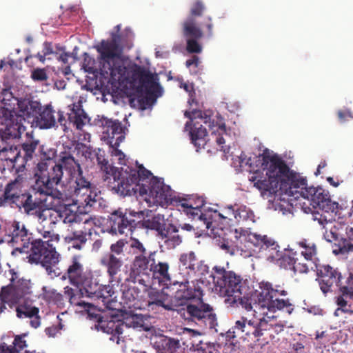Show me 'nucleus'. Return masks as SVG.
<instances>
[{"label":"nucleus","instance_id":"23","mask_svg":"<svg viewBox=\"0 0 353 353\" xmlns=\"http://www.w3.org/2000/svg\"><path fill=\"white\" fill-rule=\"evenodd\" d=\"M48 196L49 195L34 190L33 184L30 192L21 194L18 196L15 204L19 208L22 207L27 214H33L35 210L44 206Z\"/></svg>","mask_w":353,"mask_h":353},{"label":"nucleus","instance_id":"10","mask_svg":"<svg viewBox=\"0 0 353 353\" xmlns=\"http://www.w3.org/2000/svg\"><path fill=\"white\" fill-rule=\"evenodd\" d=\"M63 278L68 279L70 284L77 287L81 296H84L88 290L92 291L97 286L96 278L90 270L84 267L79 255L71 258Z\"/></svg>","mask_w":353,"mask_h":353},{"label":"nucleus","instance_id":"54","mask_svg":"<svg viewBox=\"0 0 353 353\" xmlns=\"http://www.w3.org/2000/svg\"><path fill=\"white\" fill-rule=\"evenodd\" d=\"M30 78L34 82H43L48 80V76L45 68H37L31 71Z\"/></svg>","mask_w":353,"mask_h":353},{"label":"nucleus","instance_id":"48","mask_svg":"<svg viewBox=\"0 0 353 353\" xmlns=\"http://www.w3.org/2000/svg\"><path fill=\"white\" fill-rule=\"evenodd\" d=\"M161 345L165 353H176L181 348L180 340L174 338L165 337L161 339Z\"/></svg>","mask_w":353,"mask_h":353},{"label":"nucleus","instance_id":"4","mask_svg":"<svg viewBox=\"0 0 353 353\" xmlns=\"http://www.w3.org/2000/svg\"><path fill=\"white\" fill-rule=\"evenodd\" d=\"M121 36L112 34V40H102L96 47L99 53L100 65L88 52L83 54L82 68L85 72L108 77L112 84H121L129 79L128 68L120 57L122 54Z\"/></svg>","mask_w":353,"mask_h":353},{"label":"nucleus","instance_id":"53","mask_svg":"<svg viewBox=\"0 0 353 353\" xmlns=\"http://www.w3.org/2000/svg\"><path fill=\"white\" fill-rule=\"evenodd\" d=\"M125 244V241L122 239L117 241L116 243H112L110 245V252H106L105 254L110 256L113 255L117 257H119V259H123L125 256L123 250Z\"/></svg>","mask_w":353,"mask_h":353},{"label":"nucleus","instance_id":"38","mask_svg":"<svg viewBox=\"0 0 353 353\" xmlns=\"http://www.w3.org/2000/svg\"><path fill=\"white\" fill-rule=\"evenodd\" d=\"M89 229L88 234L91 235V230ZM88 232L85 230H75L70 232L65 238L68 243L72 244V247L76 250H81L87 242Z\"/></svg>","mask_w":353,"mask_h":353},{"label":"nucleus","instance_id":"46","mask_svg":"<svg viewBox=\"0 0 353 353\" xmlns=\"http://www.w3.org/2000/svg\"><path fill=\"white\" fill-rule=\"evenodd\" d=\"M20 151L16 146L4 147L0 150L1 159L14 163L19 157Z\"/></svg>","mask_w":353,"mask_h":353},{"label":"nucleus","instance_id":"5","mask_svg":"<svg viewBox=\"0 0 353 353\" xmlns=\"http://www.w3.org/2000/svg\"><path fill=\"white\" fill-rule=\"evenodd\" d=\"M64 168L68 174V179L65 184L67 196L75 197L77 202L93 208L101 206L102 198L97 192L96 186L91 182L90 176L83 173L82 167L78 160L70 153L62 152L57 164Z\"/></svg>","mask_w":353,"mask_h":353},{"label":"nucleus","instance_id":"59","mask_svg":"<svg viewBox=\"0 0 353 353\" xmlns=\"http://www.w3.org/2000/svg\"><path fill=\"white\" fill-rule=\"evenodd\" d=\"M199 58L196 55H193L191 59L186 61L185 65L189 68L191 66H194L195 68H197L199 67Z\"/></svg>","mask_w":353,"mask_h":353},{"label":"nucleus","instance_id":"16","mask_svg":"<svg viewBox=\"0 0 353 353\" xmlns=\"http://www.w3.org/2000/svg\"><path fill=\"white\" fill-rule=\"evenodd\" d=\"M192 114L194 117H200L203 123L208 125L210 130H212V138L214 139L218 145L217 150L223 151L224 153H228L230 147L225 145V139L223 135L226 134V127L223 119L219 114L214 115L210 110L202 112L201 111H193L192 112H185V116L191 120Z\"/></svg>","mask_w":353,"mask_h":353},{"label":"nucleus","instance_id":"36","mask_svg":"<svg viewBox=\"0 0 353 353\" xmlns=\"http://www.w3.org/2000/svg\"><path fill=\"white\" fill-rule=\"evenodd\" d=\"M148 307L154 310V306L162 307L166 310H174L171 299L162 291L150 289L148 292Z\"/></svg>","mask_w":353,"mask_h":353},{"label":"nucleus","instance_id":"30","mask_svg":"<svg viewBox=\"0 0 353 353\" xmlns=\"http://www.w3.org/2000/svg\"><path fill=\"white\" fill-rule=\"evenodd\" d=\"M96 125L101 128V132L104 138L110 141L116 140L117 137L123 134V128L121 123L119 121H113L102 117L96 120Z\"/></svg>","mask_w":353,"mask_h":353},{"label":"nucleus","instance_id":"12","mask_svg":"<svg viewBox=\"0 0 353 353\" xmlns=\"http://www.w3.org/2000/svg\"><path fill=\"white\" fill-rule=\"evenodd\" d=\"M199 301L196 303H189L179 309V314L188 323L192 322L205 328H215L217 318L213 307L201 301V299Z\"/></svg>","mask_w":353,"mask_h":353},{"label":"nucleus","instance_id":"40","mask_svg":"<svg viewBox=\"0 0 353 353\" xmlns=\"http://www.w3.org/2000/svg\"><path fill=\"white\" fill-rule=\"evenodd\" d=\"M128 283H129L125 282V281L121 283L120 290L122 292V299L125 303L129 307H131L134 306V304H132V303L139 297L141 290L135 285L129 286Z\"/></svg>","mask_w":353,"mask_h":353},{"label":"nucleus","instance_id":"47","mask_svg":"<svg viewBox=\"0 0 353 353\" xmlns=\"http://www.w3.org/2000/svg\"><path fill=\"white\" fill-rule=\"evenodd\" d=\"M125 139L124 135H119V137H116V140L113 142V141H110V146L112 148V154L118 157L119 163L120 164H125V154L124 153L119 149L120 143Z\"/></svg>","mask_w":353,"mask_h":353},{"label":"nucleus","instance_id":"18","mask_svg":"<svg viewBox=\"0 0 353 353\" xmlns=\"http://www.w3.org/2000/svg\"><path fill=\"white\" fill-rule=\"evenodd\" d=\"M143 216V212L129 211L123 212L116 210L110 217L111 230L115 234H131L136 228H139V219Z\"/></svg>","mask_w":353,"mask_h":353},{"label":"nucleus","instance_id":"29","mask_svg":"<svg viewBox=\"0 0 353 353\" xmlns=\"http://www.w3.org/2000/svg\"><path fill=\"white\" fill-rule=\"evenodd\" d=\"M123 263V259H119L113 255L104 254L100 259V264L105 269L110 282L120 283L121 281L117 276L121 272Z\"/></svg>","mask_w":353,"mask_h":353},{"label":"nucleus","instance_id":"43","mask_svg":"<svg viewBox=\"0 0 353 353\" xmlns=\"http://www.w3.org/2000/svg\"><path fill=\"white\" fill-rule=\"evenodd\" d=\"M295 255V252L287 250L276 259L277 264L282 268L293 271L296 262Z\"/></svg>","mask_w":353,"mask_h":353},{"label":"nucleus","instance_id":"31","mask_svg":"<svg viewBox=\"0 0 353 353\" xmlns=\"http://www.w3.org/2000/svg\"><path fill=\"white\" fill-rule=\"evenodd\" d=\"M16 314L19 319H29L30 325L33 328H37L41 325V318L39 315V309L28 301L16 304Z\"/></svg>","mask_w":353,"mask_h":353},{"label":"nucleus","instance_id":"15","mask_svg":"<svg viewBox=\"0 0 353 353\" xmlns=\"http://www.w3.org/2000/svg\"><path fill=\"white\" fill-rule=\"evenodd\" d=\"M3 232L7 234V243L14 248L11 254L17 256L19 254L28 253L30 244L33 241L32 234L26 226L14 221L6 225Z\"/></svg>","mask_w":353,"mask_h":353},{"label":"nucleus","instance_id":"25","mask_svg":"<svg viewBox=\"0 0 353 353\" xmlns=\"http://www.w3.org/2000/svg\"><path fill=\"white\" fill-rule=\"evenodd\" d=\"M131 79L133 81H138L140 85L144 88L148 92H152L155 90H160L161 87L157 82V76L152 74L149 70L143 66L134 64L130 68Z\"/></svg>","mask_w":353,"mask_h":353},{"label":"nucleus","instance_id":"35","mask_svg":"<svg viewBox=\"0 0 353 353\" xmlns=\"http://www.w3.org/2000/svg\"><path fill=\"white\" fill-rule=\"evenodd\" d=\"M162 230V233H159L158 237L163 241L165 245L168 249H173L181 243V238L177 234L179 229L172 223H166Z\"/></svg>","mask_w":353,"mask_h":353},{"label":"nucleus","instance_id":"61","mask_svg":"<svg viewBox=\"0 0 353 353\" xmlns=\"http://www.w3.org/2000/svg\"><path fill=\"white\" fill-rule=\"evenodd\" d=\"M338 117L341 122H344L346 121L347 117H350L353 119V116L352 115V113L350 110L347 111H343L339 110L338 111Z\"/></svg>","mask_w":353,"mask_h":353},{"label":"nucleus","instance_id":"58","mask_svg":"<svg viewBox=\"0 0 353 353\" xmlns=\"http://www.w3.org/2000/svg\"><path fill=\"white\" fill-rule=\"evenodd\" d=\"M347 236L343 241V248L346 251H353V228H347Z\"/></svg>","mask_w":353,"mask_h":353},{"label":"nucleus","instance_id":"51","mask_svg":"<svg viewBox=\"0 0 353 353\" xmlns=\"http://www.w3.org/2000/svg\"><path fill=\"white\" fill-rule=\"evenodd\" d=\"M299 245L304 249L301 252L302 255L306 260H312L316 254V245L314 243L307 242L306 240L299 242Z\"/></svg>","mask_w":353,"mask_h":353},{"label":"nucleus","instance_id":"57","mask_svg":"<svg viewBox=\"0 0 353 353\" xmlns=\"http://www.w3.org/2000/svg\"><path fill=\"white\" fill-rule=\"evenodd\" d=\"M131 248L134 249V254L135 255H145L148 254L146 248L143 244L137 239H133L132 240Z\"/></svg>","mask_w":353,"mask_h":353},{"label":"nucleus","instance_id":"33","mask_svg":"<svg viewBox=\"0 0 353 353\" xmlns=\"http://www.w3.org/2000/svg\"><path fill=\"white\" fill-rule=\"evenodd\" d=\"M142 319L137 315L127 316L122 321L117 322L110 321L108 323V327L111 330L112 334L118 336L123 334L125 329L133 328L139 329L143 327L141 323Z\"/></svg>","mask_w":353,"mask_h":353},{"label":"nucleus","instance_id":"22","mask_svg":"<svg viewBox=\"0 0 353 353\" xmlns=\"http://www.w3.org/2000/svg\"><path fill=\"white\" fill-rule=\"evenodd\" d=\"M316 281L319 283L321 292L326 295L332 292V287L336 285L339 287L341 293V288L345 284L342 282L343 276L341 272L328 264L316 265Z\"/></svg>","mask_w":353,"mask_h":353},{"label":"nucleus","instance_id":"42","mask_svg":"<svg viewBox=\"0 0 353 353\" xmlns=\"http://www.w3.org/2000/svg\"><path fill=\"white\" fill-rule=\"evenodd\" d=\"M95 283L97 285L96 288L92 291L88 290L84 296L96 297L98 299L102 298L105 299L112 296L114 292L110 285H100L97 278L95 279Z\"/></svg>","mask_w":353,"mask_h":353},{"label":"nucleus","instance_id":"55","mask_svg":"<svg viewBox=\"0 0 353 353\" xmlns=\"http://www.w3.org/2000/svg\"><path fill=\"white\" fill-rule=\"evenodd\" d=\"M44 296L49 302L54 303H61L63 301V295L54 289L45 291Z\"/></svg>","mask_w":353,"mask_h":353},{"label":"nucleus","instance_id":"45","mask_svg":"<svg viewBox=\"0 0 353 353\" xmlns=\"http://www.w3.org/2000/svg\"><path fill=\"white\" fill-rule=\"evenodd\" d=\"M88 117L83 110L78 109L75 110L74 108L71 110V112L68 114V120L70 123H72L77 129L81 130L85 124Z\"/></svg>","mask_w":353,"mask_h":353},{"label":"nucleus","instance_id":"20","mask_svg":"<svg viewBox=\"0 0 353 353\" xmlns=\"http://www.w3.org/2000/svg\"><path fill=\"white\" fill-rule=\"evenodd\" d=\"M172 285L174 290V295L171 299L174 310H178V307L187 305L189 304V301L200 300L203 296V291L201 288L191 287L189 281L186 279L183 281H174Z\"/></svg>","mask_w":353,"mask_h":353},{"label":"nucleus","instance_id":"62","mask_svg":"<svg viewBox=\"0 0 353 353\" xmlns=\"http://www.w3.org/2000/svg\"><path fill=\"white\" fill-rule=\"evenodd\" d=\"M142 276H139V279H137L134 281H128L129 283H132L134 285H135L137 283L143 286V291H147L148 290V288L150 287V285L148 281H145L143 278H141Z\"/></svg>","mask_w":353,"mask_h":353},{"label":"nucleus","instance_id":"60","mask_svg":"<svg viewBox=\"0 0 353 353\" xmlns=\"http://www.w3.org/2000/svg\"><path fill=\"white\" fill-rule=\"evenodd\" d=\"M43 47L41 52L46 57L54 53L53 48L51 43L46 41L43 43Z\"/></svg>","mask_w":353,"mask_h":353},{"label":"nucleus","instance_id":"9","mask_svg":"<svg viewBox=\"0 0 353 353\" xmlns=\"http://www.w3.org/2000/svg\"><path fill=\"white\" fill-rule=\"evenodd\" d=\"M19 100L14 97L10 89H3L0 92V124L6 126L7 134L13 138L19 137L26 130L23 124L14 118V105Z\"/></svg>","mask_w":353,"mask_h":353},{"label":"nucleus","instance_id":"52","mask_svg":"<svg viewBox=\"0 0 353 353\" xmlns=\"http://www.w3.org/2000/svg\"><path fill=\"white\" fill-rule=\"evenodd\" d=\"M61 218H63L64 223H73L80 221L79 216L76 212L72 211L68 207L64 206L63 210L59 214Z\"/></svg>","mask_w":353,"mask_h":353},{"label":"nucleus","instance_id":"3","mask_svg":"<svg viewBox=\"0 0 353 353\" xmlns=\"http://www.w3.org/2000/svg\"><path fill=\"white\" fill-rule=\"evenodd\" d=\"M288 294V291L283 286L274 285L268 281H261L259 284V290L255 292L247 293L245 289L243 294H236L234 296L226 298L225 303L230 307L241 306L247 311L253 310L254 315L259 313L265 316L268 312H276L284 308L291 314L294 309L290 299L287 297Z\"/></svg>","mask_w":353,"mask_h":353},{"label":"nucleus","instance_id":"6","mask_svg":"<svg viewBox=\"0 0 353 353\" xmlns=\"http://www.w3.org/2000/svg\"><path fill=\"white\" fill-rule=\"evenodd\" d=\"M206 10L204 2L194 1L190 6L189 15L181 22V33L186 39V50L189 53H200L202 46L198 40L213 34L212 19L210 16L203 17Z\"/></svg>","mask_w":353,"mask_h":353},{"label":"nucleus","instance_id":"24","mask_svg":"<svg viewBox=\"0 0 353 353\" xmlns=\"http://www.w3.org/2000/svg\"><path fill=\"white\" fill-rule=\"evenodd\" d=\"M156 252H149L148 254L135 255L131 263L126 281H134L139 276L149 275L150 265L154 261Z\"/></svg>","mask_w":353,"mask_h":353},{"label":"nucleus","instance_id":"28","mask_svg":"<svg viewBox=\"0 0 353 353\" xmlns=\"http://www.w3.org/2000/svg\"><path fill=\"white\" fill-rule=\"evenodd\" d=\"M179 261L185 269L189 270L188 274L204 275L208 272V266L199 260L192 251L181 254Z\"/></svg>","mask_w":353,"mask_h":353},{"label":"nucleus","instance_id":"27","mask_svg":"<svg viewBox=\"0 0 353 353\" xmlns=\"http://www.w3.org/2000/svg\"><path fill=\"white\" fill-rule=\"evenodd\" d=\"M336 303L344 313H353V274H350L345 285L341 288V294L336 297Z\"/></svg>","mask_w":353,"mask_h":353},{"label":"nucleus","instance_id":"19","mask_svg":"<svg viewBox=\"0 0 353 353\" xmlns=\"http://www.w3.org/2000/svg\"><path fill=\"white\" fill-rule=\"evenodd\" d=\"M61 166L54 165L46 174L41 173L37 176L34 189L40 193H45L53 198H61V193L57 188L63 177Z\"/></svg>","mask_w":353,"mask_h":353},{"label":"nucleus","instance_id":"39","mask_svg":"<svg viewBox=\"0 0 353 353\" xmlns=\"http://www.w3.org/2000/svg\"><path fill=\"white\" fill-rule=\"evenodd\" d=\"M190 135L192 143L197 148H205L208 145V141L205 140L207 130L201 124L194 123L190 132Z\"/></svg>","mask_w":353,"mask_h":353},{"label":"nucleus","instance_id":"49","mask_svg":"<svg viewBox=\"0 0 353 353\" xmlns=\"http://www.w3.org/2000/svg\"><path fill=\"white\" fill-rule=\"evenodd\" d=\"M19 188V181L17 179L11 181L8 183L4 190L5 196L6 198H11L12 203H17V199L20 194H18L17 190Z\"/></svg>","mask_w":353,"mask_h":353},{"label":"nucleus","instance_id":"2","mask_svg":"<svg viewBox=\"0 0 353 353\" xmlns=\"http://www.w3.org/2000/svg\"><path fill=\"white\" fill-rule=\"evenodd\" d=\"M84 155L91 160L96 159L103 172V181L117 194L123 196H140L148 207L163 206L172 200L170 186L153 176L142 165L139 166V170L128 168L119 170L109 163L105 151L100 148L87 147Z\"/></svg>","mask_w":353,"mask_h":353},{"label":"nucleus","instance_id":"14","mask_svg":"<svg viewBox=\"0 0 353 353\" xmlns=\"http://www.w3.org/2000/svg\"><path fill=\"white\" fill-rule=\"evenodd\" d=\"M235 215L236 208L232 205L224 208L221 212L208 210L203 215L205 230H210L214 236L221 237L235 223Z\"/></svg>","mask_w":353,"mask_h":353},{"label":"nucleus","instance_id":"7","mask_svg":"<svg viewBox=\"0 0 353 353\" xmlns=\"http://www.w3.org/2000/svg\"><path fill=\"white\" fill-rule=\"evenodd\" d=\"M219 247L225 252L234 255L246 248V243H250L262 250L270 249L276 250L278 244L272 239L266 235H261L251 232L250 228H243L229 230L221 236Z\"/></svg>","mask_w":353,"mask_h":353},{"label":"nucleus","instance_id":"17","mask_svg":"<svg viewBox=\"0 0 353 353\" xmlns=\"http://www.w3.org/2000/svg\"><path fill=\"white\" fill-rule=\"evenodd\" d=\"M12 275L10 283L6 286H3L0 291V300L12 307L18 304L21 299L31 293V283L29 280L19 279L14 282L17 278V274L13 270H10Z\"/></svg>","mask_w":353,"mask_h":353},{"label":"nucleus","instance_id":"50","mask_svg":"<svg viewBox=\"0 0 353 353\" xmlns=\"http://www.w3.org/2000/svg\"><path fill=\"white\" fill-rule=\"evenodd\" d=\"M79 294L81 296L79 290L75 293V290L70 286H66L64 288V294L69 299V301L71 304L74 305H90L89 303H85L84 301H79Z\"/></svg>","mask_w":353,"mask_h":353},{"label":"nucleus","instance_id":"63","mask_svg":"<svg viewBox=\"0 0 353 353\" xmlns=\"http://www.w3.org/2000/svg\"><path fill=\"white\" fill-rule=\"evenodd\" d=\"M308 271V268L307 266L305 265V264H302V263H296L295 264V268H294L293 270V272L294 274L297 273V272H299V273H305V272H307Z\"/></svg>","mask_w":353,"mask_h":353},{"label":"nucleus","instance_id":"32","mask_svg":"<svg viewBox=\"0 0 353 353\" xmlns=\"http://www.w3.org/2000/svg\"><path fill=\"white\" fill-rule=\"evenodd\" d=\"M170 265L168 262H156L154 260L150 265V272L152 273V279L163 288H168L173 282L171 274L169 272Z\"/></svg>","mask_w":353,"mask_h":353},{"label":"nucleus","instance_id":"64","mask_svg":"<svg viewBox=\"0 0 353 353\" xmlns=\"http://www.w3.org/2000/svg\"><path fill=\"white\" fill-rule=\"evenodd\" d=\"M0 353H17V351L13 350L12 345L8 346L6 344L3 343L0 345Z\"/></svg>","mask_w":353,"mask_h":353},{"label":"nucleus","instance_id":"11","mask_svg":"<svg viewBox=\"0 0 353 353\" xmlns=\"http://www.w3.org/2000/svg\"><path fill=\"white\" fill-rule=\"evenodd\" d=\"M212 277L216 290L227 298L236 294H243L245 290V281L233 271H228L223 267L216 265L212 268Z\"/></svg>","mask_w":353,"mask_h":353},{"label":"nucleus","instance_id":"34","mask_svg":"<svg viewBox=\"0 0 353 353\" xmlns=\"http://www.w3.org/2000/svg\"><path fill=\"white\" fill-rule=\"evenodd\" d=\"M41 110L39 111L37 118L34 124L40 128L49 129L54 127L57 123L54 116L55 111L51 104H47L41 106Z\"/></svg>","mask_w":353,"mask_h":353},{"label":"nucleus","instance_id":"13","mask_svg":"<svg viewBox=\"0 0 353 353\" xmlns=\"http://www.w3.org/2000/svg\"><path fill=\"white\" fill-rule=\"evenodd\" d=\"M268 326V322L264 319L263 316L257 321L248 320L245 317H241L227 332L226 338L229 340L238 338L248 341L259 342L261 337L263 336L264 331L267 330Z\"/></svg>","mask_w":353,"mask_h":353},{"label":"nucleus","instance_id":"26","mask_svg":"<svg viewBox=\"0 0 353 353\" xmlns=\"http://www.w3.org/2000/svg\"><path fill=\"white\" fill-rule=\"evenodd\" d=\"M41 103L39 101L32 98L20 99L18 101L19 116L14 114V118H17L18 121L20 122L27 120L28 123L34 124L39 111L41 110ZM21 123L23 124V123Z\"/></svg>","mask_w":353,"mask_h":353},{"label":"nucleus","instance_id":"8","mask_svg":"<svg viewBox=\"0 0 353 353\" xmlns=\"http://www.w3.org/2000/svg\"><path fill=\"white\" fill-rule=\"evenodd\" d=\"M59 256L60 254L50 240L43 241L39 239L31 242L29 261L40 263L51 276H58L60 274V270L57 267Z\"/></svg>","mask_w":353,"mask_h":353},{"label":"nucleus","instance_id":"44","mask_svg":"<svg viewBox=\"0 0 353 353\" xmlns=\"http://www.w3.org/2000/svg\"><path fill=\"white\" fill-rule=\"evenodd\" d=\"M235 223H254V214L253 212L246 206H241L236 208Z\"/></svg>","mask_w":353,"mask_h":353},{"label":"nucleus","instance_id":"56","mask_svg":"<svg viewBox=\"0 0 353 353\" xmlns=\"http://www.w3.org/2000/svg\"><path fill=\"white\" fill-rule=\"evenodd\" d=\"M26 336V334L23 335H17L15 336L14 341L12 343L13 345L12 346V349L13 350L17 351V353H20L21 350H23L25 347H27L26 341L23 339V338Z\"/></svg>","mask_w":353,"mask_h":353},{"label":"nucleus","instance_id":"1","mask_svg":"<svg viewBox=\"0 0 353 353\" xmlns=\"http://www.w3.org/2000/svg\"><path fill=\"white\" fill-rule=\"evenodd\" d=\"M262 167L266 171L265 176L257 170L249 177V181L260 191L262 196L272 197L279 190L289 196L299 193L310 201L314 208L325 212H337L339 204L331 200L328 192L321 187L307 188L306 178L292 170L279 155L264 153Z\"/></svg>","mask_w":353,"mask_h":353},{"label":"nucleus","instance_id":"21","mask_svg":"<svg viewBox=\"0 0 353 353\" xmlns=\"http://www.w3.org/2000/svg\"><path fill=\"white\" fill-rule=\"evenodd\" d=\"M204 205L205 201L203 197L192 195L188 199L179 197L177 205L194 221L197 229L205 231L206 221L203 219V215L209 210H202L201 208Z\"/></svg>","mask_w":353,"mask_h":353},{"label":"nucleus","instance_id":"41","mask_svg":"<svg viewBox=\"0 0 353 353\" xmlns=\"http://www.w3.org/2000/svg\"><path fill=\"white\" fill-rule=\"evenodd\" d=\"M27 139L22 143L21 149L23 152V159L25 162L30 161L33 159L35 150L37 148L40 141L33 137L32 134L28 132L26 133Z\"/></svg>","mask_w":353,"mask_h":353},{"label":"nucleus","instance_id":"37","mask_svg":"<svg viewBox=\"0 0 353 353\" xmlns=\"http://www.w3.org/2000/svg\"><path fill=\"white\" fill-rule=\"evenodd\" d=\"M166 224L164 215L157 214L154 215L150 219H139V228H145L148 230H155L157 232V236L159 233L161 234L162 230Z\"/></svg>","mask_w":353,"mask_h":353}]
</instances>
